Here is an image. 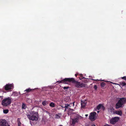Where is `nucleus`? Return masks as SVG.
Here are the masks:
<instances>
[{"instance_id": "obj_23", "label": "nucleus", "mask_w": 126, "mask_h": 126, "mask_svg": "<svg viewBox=\"0 0 126 126\" xmlns=\"http://www.w3.org/2000/svg\"><path fill=\"white\" fill-rule=\"evenodd\" d=\"M105 84H106L105 83L102 82L101 84V87H104L105 86Z\"/></svg>"}, {"instance_id": "obj_36", "label": "nucleus", "mask_w": 126, "mask_h": 126, "mask_svg": "<svg viewBox=\"0 0 126 126\" xmlns=\"http://www.w3.org/2000/svg\"><path fill=\"white\" fill-rule=\"evenodd\" d=\"M88 114H86L85 115V116L86 117L87 116H88Z\"/></svg>"}, {"instance_id": "obj_21", "label": "nucleus", "mask_w": 126, "mask_h": 126, "mask_svg": "<svg viewBox=\"0 0 126 126\" xmlns=\"http://www.w3.org/2000/svg\"><path fill=\"white\" fill-rule=\"evenodd\" d=\"M9 110H3V112L4 113L6 114L8 113Z\"/></svg>"}, {"instance_id": "obj_4", "label": "nucleus", "mask_w": 126, "mask_h": 126, "mask_svg": "<svg viewBox=\"0 0 126 126\" xmlns=\"http://www.w3.org/2000/svg\"><path fill=\"white\" fill-rule=\"evenodd\" d=\"M74 80V79L73 78H66L60 81H58L59 83H63L64 84H68V83Z\"/></svg>"}, {"instance_id": "obj_38", "label": "nucleus", "mask_w": 126, "mask_h": 126, "mask_svg": "<svg viewBox=\"0 0 126 126\" xmlns=\"http://www.w3.org/2000/svg\"><path fill=\"white\" fill-rule=\"evenodd\" d=\"M77 75V74H76L75 75V76L76 77Z\"/></svg>"}, {"instance_id": "obj_8", "label": "nucleus", "mask_w": 126, "mask_h": 126, "mask_svg": "<svg viewBox=\"0 0 126 126\" xmlns=\"http://www.w3.org/2000/svg\"><path fill=\"white\" fill-rule=\"evenodd\" d=\"M75 85L76 87L80 88L84 87L85 84L82 83H80L79 82H75Z\"/></svg>"}, {"instance_id": "obj_17", "label": "nucleus", "mask_w": 126, "mask_h": 126, "mask_svg": "<svg viewBox=\"0 0 126 126\" xmlns=\"http://www.w3.org/2000/svg\"><path fill=\"white\" fill-rule=\"evenodd\" d=\"M49 106L50 107L53 108L55 106V104L54 103L52 102L50 103Z\"/></svg>"}, {"instance_id": "obj_27", "label": "nucleus", "mask_w": 126, "mask_h": 126, "mask_svg": "<svg viewBox=\"0 0 126 126\" xmlns=\"http://www.w3.org/2000/svg\"><path fill=\"white\" fill-rule=\"evenodd\" d=\"M94 88L95 90H96L97 89V86L96 85H94Z\"/></svg>"}, {"instance_id": "obj_13", "label": "nucleus", "mask_w": 126, "mask_h": 126, "mask_svg": "<svg viewBox=\"0 0 126 126\" xmlns=\"http://www.w3.org/2000/svg\"><path fill=\"white\" fill-rule=\"evenodd\" d=\"M62 116V114L61 113L56 114L55 115V118L56 119L60 118Z\"/></svg>"}, {"instance_id": "obj_37", "label": "nucleus", "mask_w": 126, "mask_h": 126, "mask_svg": "<svg viewBox=\"0 0 126 126\" xmlns=\"http://www.w3.org/2000/svg\"><path fill=\"white\" fill-rule=\"evenodd\" d=\"M2 96H0V98H1V99L2 98Z\"/></svg>"}, {"instance_id": "obj_30", "label": "nucleus", "mask_w": 126, "mask_h": 126, "mask_svg": "<svg viewBox=\"0 0 126 126\" xmlns=\"http://www.w3.org/2000/svg\"><path fill=\"white\" fill-rule=\"evenodd\" d=\"M68 88V87H64L63 88L64 89H67Z\"/></svg>"}, {"instance_id": "obj_24", "label": "nucleus", "mask_w": 126, "mask_h": 126, "mask_svg": "<svg viewBox=\"0 0 126 126\" xmlns=\"http://www.w3.org/2000/svg\"><path fill=\"white\" fill-rule=\"evenodd\" d=\"M93 80H99V81H105V82H109V81H105L104 80H102L101 79H100V80H98V79H92Z\"/></svg>"}, {"instance_id": "obj_9", "label": "nucleus", "mask_w": 126, "mask_h": 126, "mask_svg": "<svg viewBox=\"0 0 126 126\" xmlns=\"http://www.w3.org/2000/svg\"><path fill=\"white\" fill-rule=\"evenodd\" d=\"M7 122L5 119L0 120V126H7Z\"/></svg>"}, {"instance_id": "obj_3", "label": "nucleus", "mask_w": 126, "mask_h": 126, "mask_svg": "<svg viewBox=\"0 0 126 126\" xmlns=\"http://www.w3.org/2000/svg\"><path fill=\"white\" fill-rule=\"evenodd\" d=\"M11 98L8 97L4 99L2 101V105L4 106H6L10 105L11 103Z\"/></svg>"}, {"instance_id": "obj_14", "label": "nucleus", "mask_w": 126, "mask_h": 126, "mask_svg": "<svg viewBox=\"0 0 126 126\" xmlns=\"http://www.w3.org/2000/svg\"><path fill=\"white\" fill-rule=\"evenodd\" d=\"M48 104V102L46 101H44L42 102V104L43 105L45 106Z\"/></svg>"}, {"instance_id": "obj_20", "label": "nucleus", "mask_w": 126, "mask_h": 126, "mask_svg": "<svg viewBox=\"0 0 126 126\" xmlns=\"http://www.w3.org/2000/svg\"><path fill=\"white\" fill-rule=\"evenodd\" d=\"M32 90V89H31L30 88H29L28 89H26L24 91H26L27 92H29L31 91Z\"/></svg>"}, {"instance_id": "obj_41", "label": "nucleus", "mask_w": 126, "mask_h": 126, "mask_svg": "<svg viewBox=\"0 0 126 126\" xmlns=\"http://www.w3.org/2000/svg\"><path fill=\"white\" fill-rule=\"evenodd\" d=\"M30 102H31V100L30 99Z\"/></svg>"}, {"instance_id": "obj_1", "label": "nucleus", "mask_w": 126, "mask_h": 126, "mask_svg": "<svg viewBox=\"0 0 126 126\" xmlns=\"http://www.w3.org/2000/svg\"><path fill=\"white\" fill-rule=\"evenodd\" d=\"M28 118L30 120L34 121H37L38 119V114L37 112L32 111L30 112V114L27 115Z\"/></svg>"}, {"instance_id": "obj_22", "label": "nucleus", "mask_w": 126, "mask_h": 126, "mask_svg": "<svg viewBox=\"0 0 126 126\" xmlns=\"http://www.w3.org/2000/svg\"><path fill=\"white\" fill-rule=\"evenodd\" d=\"M65 106L64 107V108H65V110L67 109L68 107L70 106V105L68 104H65Z\"/></svg>"}, {"instance_id": "obj_33", "label": "nucleus", "mask_w": 126, "mask_h": 126, "mask_svg": "<svg viewBox=\"0 0 126 126\" xmlns=\"http://www.w3.org/2000/svg\"><path fill=\"white\" fill-rule=\"evenodd\" d=\"M124 99H125L124 100H125V103L126 102V98H124Z\"/></svg>"}, {"instance_id": "obj_18", "label": "nucleus", "mask_w": 126, "mask_h": 126, "mask_svg": "<svg viewBox=\"0 0 126 126\" xmlns=\"http://www.w3.org/2000/svg\"><path fill=\"white\" fill-rule=\"evenodd\" d=\"M12 95L15 96H17L18 95V94L17 92H14L13 93Z\"/></svg>"}, {"instance_id": "obj_32", "label": "nucleus", "mask_w": 126, "mask_h": 126, "mask_svg": "<svg viewBox=\"0 0 126 126\" xmlns=\"http://www.w3.org/2000/svg\"><path fill=\"white\" fill-rule=\"evenodd\" d=\"M73 110H74L73 109H71V108H69V110H70V111Z\"/></svg>"}, {"instance_id": "obj_40", "label": "nucleus", "mask_w": 126, "mask_h": 126, "mask_svg": "<svg viewBox=\"0 0 126 126\" xmlns=\"http://www.w3.org/2000/svg\"><path fill=\"white\" fill-rule=\"evenodd\" d=\"M97 112L98 113H99V111H97Z\"/></svg>"}, {"instance_id": "obj_31", "label": "nucleus", "mask_w": 126, "mask_h": 126, "mask_svg": "<svg viewBox=\"0 0 126 126\" xmlns=\"http://www.w3.org/2000/svg\"><path fill=\"white\" fill-rule=\"evenodd\" d=\"M17 123L20 122V119L19 118H18L17 119Z\"/></svg>"}, {"instance_id": "obj_35", "label": "nucleus", "mask_w": 126, "mask_h": 126, "mask_svg": "<svg viewBox=\"0 0 126 126\" xmlns=\"http://www.w3.org/2000/svg\"><path fill=\"white\" fill-rule=\"evenodd\" d=\"M86 126H89L86 125ZM91 126H96L94 125H92Z\"/></svg>"}, {"instance_id": "obj_16", "label": "nucleus", "mask_w": 126, "mask_h": 126, "mask_svg": "<svg viewBox=\"0 0 126 126\" xmlns=\"http://www.w3.org/2000/svg\"><path fill=\"white\" fill-rule=\"evenodd\" d=\"M103 107V106L101 104H99L97 107V109L99 110L101 108Z\"/></svg>"}, {"instance_id": "obj_7", "label": "nucleus", "mask_w": 126, "mask_h": 126, "mask_svg": "<svg viewBox=\"0 0 126 126\" xmlns=\"http://www.w3.org/2000/svg\"><path fill=\"white\" fill-rule=\"evenodd\" d=\"M14 86L13 84H8L5 86V89L6 90H8L13 88Z\"/></svg>"}, {"instance_id": "obj_19", "label": "nucleus", "mask_w": 126, "mask_h": 126, "mask_svg": "<svg viewBox=\"0 0 126 126\" xmlns=\"http://www.w3.org/2000/svg\"><path fill=\"white\" fill-rule=\"evenodd\" d=\"M26 105L25 104L23 103L22 105V109H25L26 108Z\"/></svg>"}, {"instance_id": "obj_39", "label": "nucleus", "mask_w": 126, "mask_h": 126, "mask_svg": "<svg viewBox=\"0 0 126 126\" xmlns=\"http://www.w3.org/2000/svg\"><path fill=\"white\" fill-rule=\"evenodd\" d=\"M7 126H10V125H8L7 126Z\"/></svg>"}, {"instance_id": "obj_12", "label": "nucleus", "mask_w": 126, "mask_h": 126, "mask_svg": "<svg viewBox=\"0 0 126 126\" xmlns=\"http://www.w3.org/2000/svg\"><path fill=\"white\" fill-rule=\"evenodd\" d=\"M114 113L119 115L120 116L122 115V112L121 110L118 111H115L114 112Z\"/></svg>"}, {"instance_id": "obj_42", "label": "nucleus", "mask_w": 126, "mask_h": 126, "mask_svg": "<svg viewBox=\"0 0 126 126\" xmlns=\"http://www.w3.org/2000/svg\"><path fill=\"white\" fill-rule=\"evenodd\" d=\"M59 126H63L62 125H60Z\"/></svg>"}, {"instance_id": "obj_34", "label": "nucleus", "mask_w": 126, "mask_h": 126, "mask_svg": "<svg viewBox=\"0 0 126 126\" xmlns=\"http://www.w3.org/2000/svg\"><path fill=\"white\" fill-rule=\"evenodd\" d=\"M74 102H73L72 103L73 104V106H74Z\"/></svg>"}, {"instance_id": "obj_15", "label": "nucleus", "mask_w": 126, "mask_h": 126, "mask_svg": "<svg viewBox=\"0 0 126 126\" xmlns=\"http://www.w3.org/2000/svg\"><path fill=\"white\" fill-rule=\"evenodd\" d=\"M114 110V108L111 107H110V108H109L108 109V110L109 112H113Z\"/></svg>"}, {"instance_id": "obj_5", "label": "nucleus", "mask_w": 126, "mask_h": 126, "mask_svg": "<svg viewBox=\"0 0 126 126\" xmlns=\"http://www.w3.org/2000/svg\"><path fill=\"white\" fill-rule=\"evenodd\" d=\"M96 112H93L90 113L89 116V118L92 121H94L96 118Z\"/></svg>"}, {"instance_id": "obj_10", "label": "nucleus", "mask_w": 126, "mask_h": 126, "mask_svg": "<svg viewBox=\"0 0 126 126\" xmlns=\"http://www.w3.org/2000/svg\"><path fill=\"white\" fill-rule=\"evenodd\" d=\"M79 120V118L78 117L73 119H72V125L73 126H74L76 123H77L78 122Z\"/></svg>"}, {"instance_id": "obj_2", "label": "nucleus", "mask_w": 126, "mask_h": 126, "mask_svg": "<svg viewBox=\"0 0 126 126\" xmlns=\"http://www.w3.org/2000/svg\"><path fill=\"white\" fill-rule=\"evenodd\" d=\"M124 98H120L115 106L116 108L118 109L124 106V104L125 103Z\"/></svg>"}, {"instance_id": "obj_29", "label": "nucleus", "mask_w": 126, "mask_h": 126, "mask_svg": "<svg viewBox=\"0 0 126 126\" xmlns=\"http://www.w3.org/2000/svg\"><path fill=\"white\" fill-rule=\"evenodd\" d=\"M17 123H18V126H20V125L21 124V123L20 122H18Z\"/></svg>"}, {"instance_id": "obj_11", "label": "nucleus", "mask_w": 126, "mask_h": 126, "mask_svg": "<svg viewBox=\"0 0 126 126\" xmlns=\"http://www.w3.org/2000/svg\"><path fill=\"white\" fill-rule=\"evenodd\" d=\"M87 103V101L86 100H81V107L82 108H84L86 105Z\"/></svg>"}, {"instance_id": "obj_26", "label": "nucleus", "mask_w": 126, "mask_h": 126, "mask_svg": "<svg viewBox=\"0 0 126 126\" xmlns=\"http://www.w3.org/2000/svg\"><path fill=\"white\" fill-rule=\"evenodd\" d=\"M122 79H124L125 80H126V76H125L124 77H122Z\"/></svg>"}, {"instance_id": "obj_25", "label": "nucleus", "mask_w": 126, "mask_h": 126, "mask_svg": "<svg viewBox=\"0 0 126 126\" xmlns=\"http://www.w3.org/2000/svg\"><path fill=\"white\" fill-rule=\"evenodd\" d=\"M126 85V83L125 82H123L121 83V85L122 86H123L125 85Z\"/></svg>"}, {"instance_id": "obj_6", "label": "nucleus", "mask_w": 126, "mask_h": 126, "mask_svg": "<svg viewBox=\"0 0 126 126\" xmlns=\"http://www.w3.org/2000/svg\"><path fill=\"white\" fill-rule=\"evenodd\" d=\"M119 120V117H116L110 120V122L111 124H114Z\"/></svg>"}, {"instance_id": "obj_28", "label": "nucleus", "mask_w": 126, "mask_h": 126, "mask_svg": "<svg viewBox=\"0 0 126 126\" xmlns=\"http://www.w3.org/2000/svg\"><path fill=\"white\" fill-rule=\"evenodd\" d=\"M109 82H110L111 83H112V84H115V85H118L119 84H118L116 83H113V82H110V81H109Z\"/></svg>"}]
</instances>
